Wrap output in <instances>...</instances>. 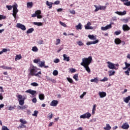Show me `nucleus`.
Returning a JSON list of instances; mask_svg holds the SVG:
<instances>
[{
	"label": "nucleus",
	"instance_id": "7",
	"mask_svg": "<svg viewBox=\"0 0 130 130\" xmlns=\"http://www.w3.org/2000/svg\"><path fill=\"white\" fill-rule=\"evenodd\" d=\"M17 28H19V29H21L23 31H25L26 30V26L25 25L21 24V23H17L16 25Z\"/></svg>",
	"mask_w": 130,
	"mask_h": 130
},
{
	"label": "nucleus",
	"instance_id": "52",
	"mask_svg": "<svg viewBox=\"0 0 130 130\" xmlns=\"http://www.w3.org/2000/svg\"><path fill=\"white\" fill-rule=\"evenodd\" d=\"M34 62L35 63H38L39 62H40V59H35L34 60Z\"/></svg>",
	"mask_w": 130,
	"mask_h": 130
},
{
	"label": "nucleus",
	"instance_id": "26",
	"mask_svg": "<svg viewBox=\"0 0 130 130\" xmlns=\"http://www.w3.org/2000/svg\"><path fill=\"white\" fill-rule=\"evenodd\" d=\"M41 63H39L40 68H43L44 66L45 65V61L44 60L43 61H40Z\"/></svg>",
	"mask_w": 130,
	"mask_h": 130
},
{
	"label": "nucleus",
	"instance_id": "20",
	"mask_svg": "<svg viewBox=\"0 0 130 130\" xmlns=\"http://www.w3.org/2000/svg\"><path fill=\"white\" fill-rule=\"evenodd\" d=\"M36 13H37V17L38 19H42V16L40 15L41 14V11L40 10H37L36 11Z\"/></svg>",
	"mask_w": 130,
	"mask_h": 130
},
{
	"label": "nucleus",
	"instance_id": "55",
	"mask_svg": "<svg viewBox=\"0 0 130 130\" xmlns=\"http://www.w3.org/2000/svg\"><path fill=\"white\" fill-rule=\"evenodd\" d=\"M59 61H60V60L58 58H56L54 60V62L55 63H58V62H59Z\"/></svg>",
	"mask_w": 130,
	"mask_h": 130
},
{
	"label": "nucleus",
	"instance_id": "8",
	"mask_svg": "<svg viewBox=\"0 0 130 130\" xmlns=\"http://www.w3.org/2000/svg\"><path fill=\"white\" fill-rule=\"evenodd\" d=\"M91 26V22H87L86 25L84 26L85 30H93V26Z\"/></svg>",
	"mask_w": 130,
	"mask_h": 130
},
{
	"label": "nucleus",
	"instance_id": "23",
	"mask_svg": "<svg viewBox=\"0 0 130 130\" xmlns=\"http://www.w3.org/2000/svg\"><path fill=\"white\" fill-rule=\"evenodd\" d=\"M104 129L105 130H111V126L109 124H106V127H104Z\"/></svg>",
	"mask_w": 130,
	"mask_h": 130
},
{
	"label": "nucleus",
	"instance_id": "63",
	"mask_svg": "<svg viewBox=\"0 0 130 130\" xmlns=\"http://www.w3.org/2000/svg\"><path fill=\"white\" fill-rule=\"evenodd\" d=\"M32 102L33 103H36L37 102V99H36V98H35L32 99Z\"/></svg>",
	"mask_w": 130,
	"mask_h": 130
},
{
	"label": "nucleus",
	"instance_id": "34",
	"mask_svg": "<svg viewBox=\"0 0 130 130\" xmlns=\"http://www.w3.org/2000/svg\"><path fill=\"white\" fill-rule=\"evenodd\" d=\"M19 121L21 123V124H27V121L25 120V119H20Z\"/></svg>",
	"mask_w": 130,
	"mask_h": 130
},
{
	"label": "nucleus",
	"instance_id": "14",
	"mask_svg": "<svg viewBox=\"0 0 130 130\" xmlns=\"http://www.w3.org/2000/svg\"><path fill=\"white\" fill-rule=\"evenodd\" d=\"M99 95L100 98H104V97H106V92L104 91H100L99 92Z\"/></svg>",
	"mask_w": 130,
	"mask_h": 130
},
{
	"label": "nucleus",
	"instance_id": "9",
	"mask_svg": "<svg viewBox=\"0 0 130 130\" xmlns=\"http://www.w3.org/2000/svg\"><path fill=\"white\" fill-rule=\"evenodd\" d=\"M112 27V25H111V24H108L105 27L102 26L101 27V30L103 31H106V30H108V29H111Z\"/></svg>",
	"mask_w": 130,
	"mask_h": 130
},
{
	"label": "nucleus",
	"instance_id": "50",
	"mask_svg": "<svg viewBox=\"0 0 130 130\" xmlns=\"http://www.w3.org/2000/svg\"><path fill=\"white\" fill-rule=\"evenodd\" d=\"M53 76H57L58 75V72L57 71V70H54L53 72Z\"/></svg>",
	"mask_w": 130,
	"mask_h": 130
},
{
	"label": "nucleus",
	"instance_id": "43",
	"mask_svg": "<svg viewBox=\"0 0 130 130\" xmlns=\"http://www.w3.org/2000/svg\"><path fill=\"white\" fill-rule=\"evenodd\" d=\"M32 51H34V52H37V51H38V48H37V47L35 46V47H32Z\"/></svg>",
	"mask_w": 130,
	"mask_h": 130
},
{
	"label": "nucleus",
	"instance_id": "54",
	"mask_svg": "<svg viewBox=\"0 0 130 130\" xmlns=\"http://www.w3.org/2000/svg\"><path fill=\"white\" fill-rule=\"evenodd\" d=\"M38 115V111H35L34 114H32V116H37Z\"/></svg>",
	"mask_w": 130,
	"mask_h": 130
},
{
	"label": "nucleus",
	"instance_id": "39",
	"mask_svg": "<svg viewBox=\"0 0 130 130\" xmlns=\"http://www.w3.org/2000/svg\"><path fill=\"white\" fill-rule=\"evenodd\" d=\"M79 77L78 74H76L73 76V79L75 80L76 81H79V79L78 78Z\"/></svg>",
	"mask_w": 130,
	"mask_h": 130
},
{
	"label": "nucleus",
	"instance_id": "2",
	"mask_svg": "<svg viewBox=\"0 0 130 130\" xmlns=\"http://www.w3.org/2000/svg\"><path fill=\"white\" fill-rule=\"evenodd\" d=\"M124 64L125 66V67L123 68V70H125L127 69V70L124 72L126 76H129V72H130V63H127V62H124Z\"/></svg>",
	"mask_w": 130,
	"mask_h": 130
},
{
	"label": "nucleus",
	"instance_id": "13",
	"mask_svg": "<svg viewBox=\"0 0 130 130\" xmlns=\"http://www.w3.org/2000/svg\"><path fill=\"white\" fill-rule=\"evenodd\" d=\"M122 29L123 31H129L130 27L127 24H123L122 26Z\"/></svg>",
	"mask_w": 130,
	"mask_h": 130
},
{
	"label": "nucleus",
	"instance_id": "1",
	"mask_svg": "<svg viewBox=\"0 0 130 130\" xmlns=\"http://www.w3.org/2000/svg\"><path fill=\"white\" fill-rule=\"evenodd\" d=\"M91 62H92V56H89L87 58H83L82 62L80 64L82 66V67H86V66H90Z\"/></svg>",
	"mask_w": 130,
	"mask_h": 130
},
{
	"label": "nucleus",
	"instance_id": "17",
	"mask_svg": "<svg viewBox=\"0 0 130 130\" xmlns=\"http://www.w3.org/2000/svg\"><path fill=\"white\" fill-rule=\"evenodd\" d=\"M98 42H99V40H96L94 41L88 42L86 43V45L89 46V45H91V44H96L98 43Z\"/></svg>",
	"mask_w": 130,
	"mask_h": 130
},
{
	"label": "nucleus",
	"instance_id": "19",
	"mask_svg": "<svg viewBox=\"0 0 130 130\" xmlns=\"http://www.w3.org/2000/svg\"><path fill=\"white\" fill-rule=\"evenodd\" d=\"M63 60L65 61H70V57L68 56V55L64 54L63 55Z\"/></svg>",
	"mask_w": 130,
	"mask_h": 130
},
{
	"label": "nucleus",
	"instance_id": "36",
	"mask_svg": "<svg viewBox=\"0 0 130 130\" xmlns=\"http://www.w3.org/2000/svg\"><path fill=\"white\" fill-rule=\"evenodd\" d=\"M17 128H26V125L24 124L21 123L19 126L17 127Z\"/></svg>",
	"mask_w": 130,
	"mask_h": 130
},
{
	"label": "nucleus",
	"instance_id": "51",
	"mask_svg": "<svg viewBox=\"0 0 130 130\" xmlns=\"http://www.w3.org/2000/svg\"><path fill=\"white\" fill-rule=\"evenodd\" d=\"M28 108V106L25 105L21 107V110H25V109H27Z\"/></svg>",
	"mask_w": 130,
	"mask_h": 130
},
{
	"label": "nucleus",
	"instance_id": "58",
	"mask_svg": "<svg viewBox=\"0 0 130 130\" xmlns=\"http://www.w3.org/2000/svg\"><path fill=\"white\" fill-rule=\"evenodd\" d=\"M6 8L8 9V10L9 11H10V10H12V8H13V6L12 7V6L7 5Z\"/></svg>",
	"mask_w": 130,
	"mask_h": 130
},
{
	"label": "nucleus",
	"instance_id": "4",
	"mask_svg": "<svg viewBox=\"0 0 130 130\" xmlns=\"http://www.w3.org/2000/svg\"><path fill=\"white\" fill-rule=\"evenodd\" d=\"M37 73V68L35 66H31L29 68V76H34Z\"/></svg>",
	"mask_w": 130,
	"mask_h": 130
},
{
	"label": "nucleus",
	"instance_id": "57",
	"mask_svg": "<svg viewBox=\"0 0 130 130\" xmlns=\"http://www.w3.org/2000/svg\"><path fill=\"white\" fill-rule=\"evenodd\" d=\"M59 44H60V39H57L56 40V45H58Z\"/></svg>",
	"mask_w": 130,
	"mask_h": 130
},
{
	"label": "nucleus",
	"instance_id": "40",
	"mask_svg": "<svg viewBox=\"0 0 130 130\" xmlns=\"http://www.w3.org/2000/svg\"><path fill=\"white\" fill-rule=\"evenodd\" d=\"M39 75H41V71H39L37 73H36L34 75V76H35L36 77H37V78H41V77Z\"/></svg>",
	"mask_w": 130,
	"mask_h": 130
},
{
	"label": "nucleus",
	"instance_id": "46",
	"mask_svg": "<svg viewBox=\"0 0 130 130\" xmlns=\"http://www.w3.org/2000/svg\"><path fill=\"white\" fill-rule=\"evenodd\" d=\"M31 86H32L33 87H37L38 86H39L38 83L36 82H33L30 84Z\"/></svg>",
	"mask_w": 130,
	"mask_h": 130
},
{
	"label": "nucleus",
	"instance_id": "62",
	"mask_svg": "<svg viewBox=\"0 0 130 130\" xmlns=\"http://www.w3.org/2000/svg\"><path fill=\"white\" fill-rule=\"evenodd\" d=\"M59 24H60L61 25V26H63V27H66L67 26V24H66V23H64L61 21L59 22Z\"/></svg>",
	"mask_w": 130,
	"mask_h": 130
},
{
	"label": "nucleus",
	"instance_id": "27",
	"mask_svg": "<svg viewBox=\"0 0 130 130\" xmlns=\"http://www.w3.org/2000/svg\"><path fill=\"white\" fill-rule=\"evenodd\" d=\"M77 30H82V24L79 23L76 26Z\"/></svg>",
	"mask_w": 130,
	"mask_h": 130
},
{
	"label": "nucleus",
	"instance_id": "31",
	"mask_svg": "<svg viewBox=\"0 0 130 130\" xmlns=\"http://www.w3.org/2000/svg\"><path fill=\"white\" fill-rule=\"evenodd\" d=\"M88 37L89 38V39H91V40H96V37H95V36H94L93 35H89L88 36Z\"/></svg>",
	"mask_w": 130,
	"mask_h": 130
},
{
	"label": "nucleus",
	"instance_id": "12",
	"mask_svg": "<svg viewBox=\"0 0 130 130\" xmlns=\"http://www.w3.org/2000/svg\"><path fill=\"white\" fill-rule=\"evenodd\" d=\"M121 127L123 128V129H127L129 127V125H128L127 122H125L123 124Z\"/></svg>",
	"mask_w": 130,
	"mask_h": 130
},
{
	"label": "nucleus",
	"instance_id": "35",
	"mask_svg": "<svg viewBox=\"0 0 130 130\" xmlns=\"http://www.w3.org/2000/svg\"><path fill=\"white\" fill-rule=\"evenodd\" d=\"M34 25H36V26H42L43 24L42 22H33Z\"/></svg>",
	"mask_w": 130,
	"mask_h": 130
},
{
	"label": "nucleus",
	"instance_id": "61",
	"mask_svg": "<svg viewBox=\"0 0 130 130\" xmlns=\"http://www.w3.org/2000/svg\"><path fill=\"white\" fill-rule=\"evenodd\" d=\"M67 80L68 81V82H69V83H73V79L71 78H67Z\"/></svg>",
	"mask_w": 130,
	"mask_h": 130
},
{
	"label": "nucleus",
	"instance_id": "21",
	"mask_svg": "<svg viewBox=\"0 0 130 130\" xmlns=\"http://www.w3.org/2000/svg\"><path fill=\"white\" fill-rule=\"evenodd\" d=\"M90 82H91V83H96V84H97L99 82V79H98V77H95L94 79H91Z\"/></svg>",
	"mask_w": 130,
	"mask_h": 130
},
{
	"label": "nucleus",
	"instance_id": "24",
	"mask_svg": "<svg viewBox=\"0 0 130 130\" xmlns=\"http://www.w3.org/2000/svg\"><path fill=\"white\" fill-rule=\"evenodd\" d=\"M115 43L117 45L120 44L121 43V40L119 38H116L115 39Z\"/></svg>",
	"mask_w": 130,
	"mask_h": 130
},
{
	"label": "nucleus",
	"instance_id": "44",
	"mask_svg": "<svg viewBox=\"0 0 130 130\" xmlns=\"http://www.w3.org/2000/svg\"><path fill=\"white\" fill-rule=\"evenodd\" d=\"M94 7L95 8L94 10L95 12H98V11L100 10V6H97L96 5H94Z\"/></svg>",
	"mask_w": 130,
	"mask_h": 130
},
{
	"label": "nucleus",
	"instance_id": "25",
	"mask_svg": "<svg viewBox=\"0 0 130 130\" xmlns=\"http://www.w3.org/2000/svg\"><path fill=\"white\" fill-rule=\"evenodd\" d=\"M45 98V96H44V94L43 93H40L39 95V98L40 100H44V98Z\"/></svg>",
	"mask_w": 130,
	"mask_h": 130
},
{
	"label": "nucleus",
	"instance_id": "6",
	"mask_svg": "<svg viewBox=\"0 0 130 130\" xmlns=\"http://www.w3.org/2000/svg\"><path fill=\"white\" fill-rule=\"evenodd\" d=\"M91 117V114L89 112H87L83 115H81L80 117V118H83L85 119V118H87L89 119Z\"/></svg>",
	"mask_w": 130,
	"mask_h": 130
},
{
	"label": "nucleus",
	"instance_id": "32",
	"mask_svg": "<svg viewBox=\"0 0 130 130\" xmlns=\"http://www.w3.org/2000/svg\"><path fill=\"white\" fill-rule=\"evenodd\" d=\"M83 67L84 68V69H85V70L87 72V73H91V70L90 69L89 66H85V67Z\"/></svg>",
	"mask_w": 130,
	"mask_h": 130
},
{
	"label": "nucleus",
	"instance_id": "30",
	"mask_svg": "<svg viewBox=\"0 0 130 130\" xmlns=\"http://www.w3.org/2000/svg\"><path fill=\"white\" fill-rule=\"evenodd\" d=\"M27 7L28 9H31L32 7H33V3L32 2H28L27 3Z\"/></svg>",
	"mask_w": 130,
	"mask_h": 130
},
{
	"label": "nucleus",
	"instance_id": "15",
	"mask_svg": "<svg viewBox=\"0 0 130 130\" xmlns=\"http://www.w3.org/2000/svg\"><path fill=\"white\" fill-rule=\"evenodd\" d=\"M121 2H122L123 3V5H124V6L129 7L130 2L128 1V0H121Z\"/></svg>",
	"mask_w": 130,
	"mask_h": 130
},
{
	"label": "nucleus",
	"instance_id": "5",
	"mask_svg": "<svg viewBox=\"0 0 130 130\" xmlns=\"http://www.w3.org/2000/svg\"><path fill=\"white\" fill-rule=\"evenodd\" d=\"M107 63L108 64V68H109V69H110V70H118V68L114 67V63L110 61H108Z\"/></svg>",
	"mask_w": 130,
	"mask_h": 130
},
{
	"label": "nucleus",
	"instance_id": "33",
	"mask_svg": "<svg viewBox=\"0 0 130 130\" xmlns=\"http://www.w3.org/2000/svg\"><path fill=\"white\" fill-rule=\"evenodd\" d=\"M33 31H34V28H29L27 31H26V33L27 34H30L31 33H32L33 32Z\"/></svg>",
	"mask_w": 130,
	"mask_h": 130
},
{
	"label": "nucleus",
	"instance_id": "41",
	"mask_svg": "<svg viewBox=\"0 0 130 130\" xmlns=\"http://www.w3.org/2000/svg\"><path fill=\"white\" fill-rule=\"evenodd\" d=\"M16 108V106L14 105L13 106H10L9 108H8V110H14V109H15Z\"/></svg>",
	"mask_w": 130,
	"mask_h": 130
},
{
	"label": "nucleus",
	"instance_id": "49",
	"mask_svg": "<svg viewBox=\"0 0 130 130\" xmlns=\"http://www.w3.org/2000/svg\"><path fill=\"white\" fill-rule=\"evenodd\" d=\"M121 34V31H120V30L116 31L114 32V35H116V36L119 35Z\"/></svg>",
	"mask_w": 130,
	"mask_h": 130
},
{
	"label": "nucleus",
	"instance_id": "47",
	"mask_svg": "<svg viewBox=\"0 0 130 130\" xmlns=\"http://www.w3.org/2000/svg\"><path fill=\"white\" fill-rule=\"evenodd\" d=\"M77 43L79 46H83V45H84V43H83V42L81 41L77 42Z\"/></svg>",
	"mask_w": 130,
	"mask_h": 130
},
{
	"label": "nucleus",
	"instance_id": "38",
	"mask_svg": "<svg viewBox=\"0 0 130 130\" xmlns=\"http://www.w3.org/2000/svg\"><path fill=\"white\" fill-rule=\"evenodd\" d=\"M128 20H129V18H126V19H121V21H122V22H123V23H128Z\"/></svg>",
	"mask_w": 130,
	"mask_h": 130
},
{
	"label": "nucleus",
	"instance_id": "53",
	"mask_svg": "<svg viewBox=\"0 0 130 130\" xmlns=\"http://www.w3.org/2000/svg\"><path fill=\"white\" fill-rule=\"evenodd\" d=\"M101 82H106L108 81V78L107 77H104V79H101Z\"/></svg>",
	"mask_w": 130,
	"mask_h": 130
},
{
	"label": "nucleus",
	"instance_id": "60",
	"mask_svg": "<svg viewBox=\"0 0 130 130\" xmlns=\"http://www.w3.org/2000/svg\"><path fill=\"white\" fill-rule=\"evenodd\" d=\"M6 16H4V15H0V21L1 20H5V19H6Z\"/></svg>",
	"mask_w": 130,
	"mask_h": 130
},
{
	"label": "nucleus",
	"instance_id": "37",
	"mask_svg": "<svg viewBox=\"0 0 130 130\" xmlns=\"http://www.w3.org/2000/svg\"><path fill=\"white\" fill-rule=\"evenodd\" d=\"M1 68L4 70H12V69H13L12 67H9L5 66H2Z\"/></svg>",
	"mask_w": 130,
	"mask_h": 130
},
{
	"label": "nucleus",
	"instance_id": "45",
	"mask_svg": "<svg viewBox=\"0 0 130 130\" xmlns=\"http://www.w3.org/2000/svg\"><path fill=\"white\" fill-rule=\"evenodd\" d=\"M53 116V114H52V113H50L48 114V118H49V119L50 120V119L52 118Z\"/></svg>",
	"mask_w": 130,
	"mask_h": 130
},
{
	"label": "nucleus",
	"instance_id": "22",
	"mask_svg": "<svg viewBox=\"0 0 130 130\" xmlns=\"http://www.w3.org/2000/svg\"><path fill=\"white\" fill-rule=\"evenodd\" d=\"M19 104L21 106H23L25 104V99H23L19 101Z\"/></svg>",
	"mask_w": 130,
	"mask_h": 130
},
{
	"label": "nucleus",
	"instance_id": "42",
	"mask_svg": "<svg viewBox=\"0 0 130 130\" xmlns=\"http://www.w3.org/2000/svg\"><path fill=\"white\" fill-rule=\"evenodd\" d=\"M22 58V56L21 55H17L15 58V60H19V59H21Z\"/></svg>",
	"mask_w": 130,
	"mask_h": 130
},
{
	"label": "nucleus",
	"instance_id": "11",
	"mask_svg": "<svg viewBox=\"0 0 130 130\" xmlns=\"http://www.w3.org/2000/svg\"><path fill=\"white\" fill-rule=\"evenodd\" d=\"M25 93H29V94H31V95H32V96H34L35 94H36L37 91L32 89H28L25 91Z\"/></svg>",
	"mask_w": 130,
	"mask_h": 130
},
{
	"label": "nucleus",
	"instance_id": "29",
	"mask_svg": "<svg viewBox=\"0 0 130 130\" xmlns=\"http://www.w3.org/2000/svg\"><path fill=\"white\" fill-rule=\"evenodd\" d=\"M129 100H130V95L128 96L127 97L123 99V101L125 103H128L129 102Z\"/></svg>",
	"mask_w": 130,
	"mask_h": 130
},
{
	"label": "nucleus",
	"instance_id": "18",
	"mask_svg": "<svg viewBox=\"0 0 130 130\" xmlns=\"http://www.w3.org/2000/svg\"><path fill=\"white\" fill-rule=\"evenodd\" d=\"M46 5L49 7V9H51V8H52L53 3L52 2H49L48 1H47L46 2Z\"/></svg>",
	"mask_w": 130,
	"mask_h": 130
},
{
	"label": "nucleus",
	"instance_id": "48",
	"mask_svg": "<svg viewBox=\"0 0 130 130\" xmlns=\"http://www.w3.org/2000/svg\"><path fill=\"white\" fill-rule=\"evenodd\" d=\"M106 9V6H100V10H103V11H105V10Z\"/></svg>",
	"mask_w": 130,
	"mask_h": 130
},
{
	"label": "nucleus",
	"instance_id": "16",
	"mask_svg": "<svg viewBox=\"0 0 130 130\" xmlns=\"http://www.w3.org/2000/svg\"><path fill=\"white\" fill-rule=\"evenodd\" d=\"M115 14H117V15H119V16H124V15H126V11H124L122 12L116 11L115 12Z\"/></svg>",
	"mask_w": 130,
	"mask_h": 130
},
{
	"label": "nucleus",
	"instance_id": "59",
	"mask_svg": "<svg viewBox=\"0 0 130 130\" xmlns=\"http://www.w3.org/2000/svg\"><path fill=\"white\" fill-rule=\"evenodd\" d=\"M2 130H10V129H9L8 127L6 126H3Z\"/></svg>",
	"mask_w": 130,
	"mask_h": 130
},
{
	"label": "nucleus",
	"instance_id": "10",
	"mask_svg": "<svg viewBox=\"0 0 130 130\" xmlns=\"http://www.w3.org/2000/svg\"><path fill=\"white\" fill-rule=\"evenodd\" d=\"M57 104H58V101L53 100L50 104V106H53V107H55L56 106H57Z\"/></svg>",
	"mask_w": 130,
	"mask_h": 130
},
{
	"label": "nucleus",
	"instance_id": "56",
	"mask_svg": "<svg viewBox=\"0 0 130 130\" xmlns=\"http://www.w3.org/2000/svg\"><path fill=\"white\" fill-rule=\"evenodd\" d=\"M86 94H87V92H84L83 94L80 96V98H81V99H83V98H84V96H85Z\"/></svg>",
	"mask_w": 130,
	"mask_h": 130
},
{
	"label": "nucleus",
	"instance_id": "64",
	"mask_svg": "<svg viewBox=\"0 0 130 130\" xmlns=\"http://www.w3.org/2000/svg\"><path fill=\"white\" fill-rule=\"evenodd\" d=\"M37 16V13H36V11L35 12V13L31 15L32 18H35V17Z\"/></svg>",
	"mask_w": 130,
	"mask_h": 130
},
{
	"label": "nucleus",
	"instance_id": "3",
	"mask_svg": "<svg viewBox=\"0 0 130 130\" xmlns=\"http://www.w3.org/2000/svg\"><path fill=\"white\" fill-rule=\"evenodd\" d=\"M13 8V16L14 17L15 20H16V18L17 17V13L18 12H19V10H18V5L15 4L12 6Z\"/></svg>",
	"mask_w": 130,
	"mask_h": 130
},
{
	"label": "nucleus",
	"instance_id": "28",
	"mask_svg": "<svg viewBox=\"0 0 130 130\" xmlns=\"http://www.w3.org/2000/svg\"><path fill=\"white\" fill-rule=\"evenodd\" d=\"M109 75V76L110 77H111V76H114L115 74V71H113V70H110L108 72Z\"/></svg>",
	"mask_w": 130,
	"mask_h": 130
}]
</instances>
